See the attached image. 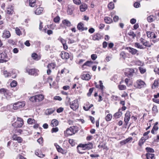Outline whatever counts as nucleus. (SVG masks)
I'll return each instance as SVG.
<instances>
[{"label": "nucleus", "mask_w": 159, "mask_h": 159, "mask_svg": "<svg viewBox=\"0 0 159 159\" xmlns=\"http://www.w3.org/2000/svg\"><path fill=\"white\" fill-rule=\"evenodd\" d=\"M93 143L91 142H89L87 143L80 144L78 145L77 148L79 153L82 154L83 152L79 151L80 149L82 150H89L92 149L93 148Z\"/></svg>", "instance_id": "f257e3e1"}, {"label": "nucleus", "mask_w": 159, "mask_h": 159, "mask_svg": "<svg viewBox=\"0 0 159 159\" xmlns=\"http://www.w3.org/2000/svg\"><path fill=\"white\" fill-rule=\"evenodd\" d=\"M66 99L67 100L68 102L69 103L70 108L73 110H75L78 108L79 105L78 99H76L73 101L70 102V98L67 96L66 97Z\"/></svg>", "instance_id": "f03ea898"}, {"label": "nucleus", "mask_w": 159, "mask_h": 159, "mask_svg": "<svg viewBox=\"0 0 159 159\" xmlns=\"http://www.w3.org/2000/svg\"><path fill=\"white\" fill-rule=\"evenodd\" d=\"M78 130V128L77 126H72L67 128L64 132V134H66L68 135H71L75 134Z\"/></svg>", "instance_id": "7ed1b4c3"}, {"label": "nucleus", "mask_w": 159, "mask_h": 159, "mask_svg": "<svg viewBox=\"0 0 159 159\" xmlns=\"http://www.w3.org/2000/svg\"><path fill=\"white\" fill-rule=\"evenodd\" d=\"M24 124L23 119L20 117H17L16 121L12 124V125L15 128H21Z\"/></svg>", "instance_id": "20e7f679"}, {"label": "nucleus", "mask_w": 159, "mask_h": 159, "mask_svg": "<svg viewBox=\"0 0 159 159\" xmlns=\"http://www.w3.org/2000/svg\"><path fill=\"white\" fill-rule=\"evenodd\" d=\"M146 84L144 82L141 80H137L134 84V87L136 88L141 89L144 87Z\"/></svg>", "instance_id": "39448f33"}, {"label": "nucleus", "mask_w": 159, "mask_h": 159, "mask_svg": "<svg viewBox=\"0 0 159 159\" xmlns=\"http://www.w3.org/2000/svg\"><path fill=\"white\" fill-rule=\"evenodd\" d=\"M9 59L7 54L5 52H2L0 54V63L6 62Z\"/></svg>", "instance_id": "423d86ee"}, {"label": "nucleus", "mask_w": 159, "mask_h": 159, "mask_svg": "<svg viewBox=\"0 0 159 159\" xmlns=\"http://www.w3.org/2000/svg\"><path fill=\"white\" fill-rule=\"evenodd\" d=\"M27 71L29 75L36 76L38 75L39 70L36 69H31L27 70Z\"/></svg>", "instance_id": "0eeeda50"}, {"label": "nucleus", "mask_w": 159, "mask_h": 159, "mask_svg": "<svg viewBox=\"0 0 159 159\" xmlns=\"http://www.w3.org/2000/svg\"><path fill=\"white\" fill-rule=\"evenodd\" d=\"M25 106V104H23L20 102H18L15 103L13 105V109L14 110H16L18 108H20Z\"/></svg>", "instance_id": "6e6552de"}, {"label": "nucleus", "mask_w": 159, "mask_h": 159, "mask_svg": "<svg viewBox=\"0 0 159 159\" xmlns=\"http://www.w3.org/2000/svg\"><path fill=\"white\" fill-rule=\"evenodd\" d=\"M61 58L63 59H68L69 58V54L68 53L62 51L60 54Z\"/></svg>", "instance_id": "1a4fd4ad"}, {"label": "nucleus", "mask_w": 159, "mask_h": 159, "mask_svg": "<svg viewBox=\"0 0 159 159\" xmlns=\"http://www.w3.org/2000/svg\"><path fill=\"white\" fill-rule=\"evenodd\" d=\"M77 28L79 30L81 31L84 30H86L88 29L87 27H84V24L81 22L78 23Z\"/></svg>", "instance_id": "9d476101"}, {"label": "nucleus", "mask_w": 159, "mask_h": 159, "mask_svg": "<svg viewBox=\"0 0 159 159\" xmlns=\"http://www.w3.org/2000/svg\"><path fill=\"white\" fill-rule=\"evenodd\" d=\"M12 139L14 140H16L18 141L19 143H21L22 141V139L20 137H18L17 135L14 134L12 136Z\"/></svg>", "instance_id": "9b49d317"}, {"label": "nucleus", "mask_w": 159, "mask_h": 159, "mask_svg": "<svg viewBox=\"0 0 159 159\" xmlns=\"http://www.w3.org/2000/svg\"><path fill=\"white\" fill-rule=\"evenodd\" d=\"M99 84H97V83L95 82V86L96 88L100 89L102 92H103L104 88V86L103 85V83H102V81L101 80H100L99 81Z\"/></svg>", "instance_id": "f8f14e48"}, {"label": "nucleus", "mask_w": 159, "mask_h": 159, "mask_svg": "<svg viewBox=\"0 0 159 159\" xmlns=\"http://www.w3.org/2000/svg\"><path fill=\"white\" fill-rule=\"evenodd\" d=\"M81 78L82 80H89L91 79V76L89 74L84 73L81 75Z\"/></svg>", "instance_id": "ddd939ff"}, {"label": "nucleus", "mask_w": 159, "mask_h": 159, "mask_svg": "<svg viewBox=\"0 0 159 159\" xmlns=\"http://www.w3.org/2000/svg\"><path fill=\"white\" fill-rule=\"evenodd\" d=\"M35 97L36 102L41 101L44 98V96L42 94L35 95Z\"/></svg>", "instance_id": "4468645a"}, {"label": "nucleus", "mask_w": 159, "mask_h": 159, "mask_svg": "<svg viewBox=\"0 0 159 159\" xmlns=\"http://www.w3.org/2000/svg\"><path fill=\"white\" fill-rule=\"evenodd\" d=\"M54 145L56 148L58 152H61L62 154L65 153H66L65 151L57 143H55Z\"/></svg>", "instance_id": "2eb2a0df"}, {"label": "nucleus", "mask_w": 159, "mask_h": 159, "mask_svg": "<svg viewBox=\"0 0 159 159\" xmlns=\"http://www.w3.org/2000/svg\"><path fill=\"white\" fill-rule=\"evenodd\" d=\"M102 36L99 33H96L93 36V39L94 40H99L101 39Z\"/></svg>", "instance_id": "dca6fc26"}, {"label": "nucleus", "mask_w": 159, "mask_h": 159, "mask_svg": "<svg viewBox=\"0 0 159 159\" xmlns=\"http://www.w3.org/2000/svg\"><path fill=\"white\" fill-rule=\"evenodd\" d=\"M11 36L10 32L8 31H5L3 32L2 37L3 38H8Z\"/></svg>", "instance_id": "f3484780"}, {"label": "nucleus", "mask_w": 159, "mask_h": 159, "mask_svg": "<svg viewBox=\"0 0 159 159\" xmlns=\"http://www.w3.org/2000/svg\"><path fill=\"white\" fill-rule=\"evenodd\" d=\"M146 33L148 38L152 39L155 38L156 37V35L153 32L147 31V32Z\"/></svg>", "instance_id": "a211bd4d"}, {"label": "nucleus", "mask_w": 159, "mask_h": 159, "mask_svg": "<svg viewBox=\"0 0 159 159\" xmlns=\"http://www.w3.org/2000/svg\"><path fill=\"white\" fill-rule=\"evenodd\" d=\"M124 121L125 124L127 125L129 121V112L127 111L125 115Z\"/></svg>", "instance_id": "6ab92c4d"}, {"label": "nucleus", "mask_w": 159, "mask_h": 159, "mask_svg": "<svg viewBox=\"0 0 159 159\" xmlns=\"http://www.w3.org/2000/svg\"><path fill=\"white\" fill-rule=\"evenodd\" d=\"M87 5L84 3L82 4L80 7V11L82 12L85 11L87 9Z\"/></svg>", "instance_id": "aec40b11"}, {"label": "nucleus", "mask_w": 159, "mask_h": 159, "mask_svg": "<svg viewBox=\"0 0 159 159\" xmlns=\"http://www.w3.org/2000/svg\"><path fill=\"white\" fill-rule=\"evenodd\" d=\"M137 71V70L136 69L130 68V76L136 75Z\"/></svg>", "instance_id": "412c9836"}, {"label": "nucleus", "mask_w": 159, "mask_h": 159, "mask_svg": "<svg viewBox=\"0 0 159 159\" xmlns=\"http://www.w3.org/2000/svg\"><path fill=\"white\" fill-rule=\"evenodd\" d=\"M105 22L107 24H110L112 22V19L109 17H105L104 18Z\"/></svg>", "instance_id": "4be33fe9"}, {"label": "nucleus", "mask_w": 159, "mask_h": 159, "mask_svg": "<svg viewBox=\"0 0 159 159\" xmlns=\"http://www.w3.org/2000/svg\"><path fill=\"white\" fill-rule=\"evenodd\" d=\"M43 10V8L42 7H38L36 9L35 11V14L37 15H39L41 13Z\"/></svg>", "instance_id": "5701e85b"}, {"label": "nucleus", "mask_w": 159, "mask_h": 159, "mask_svg": "<svg viewBox=\"0 0 159 159\" xmlns=\"http://www.w3.org/2000/svg\"><path fill=\"white\" fill-rule=\"evenodd\" d=\"M35 154L38 157L40 158H43L45 156L44 154H42L41 152L39 150H36L35 152Z\"/></svg>", "instance_id": "b1692460"}, {"label": "nucleus", "mask_w": 159, "mask_h": 159, "mask_svg": "<svg viewBox=\"0 0 159 159\" xmlns=\"http://www.w3.org/2000/svg\"><path fill=\"white\" fill-rule=\"evenodd\" d=\"M58 122L57 120L53 119L51 121V125L52 127L56 126L58 125Z\"/></svg>", "instance_id": "393cba45"}, {"label": "nucleus", "mask_w": 159, "mask_h": 159, "mask_svg": "<svg viewBox=\"0 0 159 159\" xmlns=\"http://www.w3.org/2000/svg\"><path fill=\"white\" fill-rule=\"evenodd\" d=\"M154 154L148 153L146 154V157L147 159H155Z\"/></svg>", "instance_id": "a878e982"}, {"label": "nucleus", "mask_w": 159, "mask_h": 159, "mask_svg": "<svg viewBox=\"0 0 159 159\" xmlns=\"http://www.w3.org/2000/svg\"><path fill=\"white\" fill-rule=\"evenodd\" d=\"M35 0H29V5L32 7H34L36 5Z\"/></svg>", "instance_id": "bb28decb"}, {"label": "nucleus", "mask_w": 159, "mask_h": 159, "mask_svg": "<svg viewBox=\"0 0 159 159\" xmlns=\"http://www.w3.org/2000/svg\"><path fill=\"white\" fill-rule=\"evenodd\" d=\"M5 91L6 92H5L4 95L7 98H8V97H10L12 95V94L9 90L6 89H5Z\"/></svg>", "instance_id": "cd10ccee"}, {"label": "nucleus", "mask_w": 159, "mask_h": 159, "mask_svg": "<svg viewBox=\"0 0 159 159\" xmlns=\"http://www.w3.org/2000/svg\"><path fill=\"white\" fill-rule=\"evenodd\" d=\"M63 24L69 27L71 26V24L70 22L66 20H64L62 21Z\"/></svg>", "instance_id": "c85d7f7f"}, {"label": "nucleus", "mask_w": 159, "mask_h": 159, "mask_svg": "<svg viewBox=\"0 0 159 159\" xmlns=\"http://www.w3.org/2000/svg\"><path fill=\"white\" fill-rule=\"evenodd\" d=\"M93 63V62L92 61H88L85 62L82 66V67L86 66H91Z\"/></svg>", "instance_id": "c756f323"}, {"label": "nucleus", "mask_w": 159, "mask_h": 159, "mask_svg": "<svg viewBox=\"0 0 159 159\" xmlns=\"http://www.w3.org/2000/svg\"><path fill=\"white\" fill-rule=\"evenodd\" d=\"M143 44L145 46L148 47H150L151 46L153 45L152 43H150L149 42L146 40L143 43Z\"/></svg>", "instance_id": "7c9ffc66"}, {"label": "nucleus", "mask_w": 159, "mask_h": 159, "mask_svg": "<svg viewBox=\"0 0 159 159\" xmlns=\"http://www.w3.org/2000/svg\"><path fill=\"white\" fill-rule=\"evenodd\" d=\"M155 17L152 15L150 16L147 18V20L148 22H151L155 20Z\"/></svg>", "instance_id": "2f4dec72"}, {"label": "nucleus", "mask_w": 159, "mask_h": 159, "mask_svg": "<svg viewBox=\"0 0 159 159\" xmlns=\"http://www.w3.org/2000/svg\"><path fill=\"white\" fill-rule=\"evenodd\" d=\"M107 7L109 10H112L114 8V4L112 2H111L108 4Z\"/></svg>", "instance_id": "473e14b6"}, {"label": "nucleus", "mask_w": 159, "mask_h": 159, "mask_svg": "<svg viewBox=\"0 0 159 159\" xmlns=\"http://www.w3.org/2000/svg\"><path fill=\"white\" fill-rule=\"evenodd\" d=\"M35 121L34 119L29 118L27 120V123L29 124L32 125L35 123Z\"/></svg>", "instance_id": "72a5a7b5"}, {"label": "nucleus", "mask_w": 159, "mask_h": 159, "mask_svg": "<svg viewBox=\"0 0 159 159\" xmlns=\"http://www.w3.org/2000/svg\"><path fill=\"white\" fill-rule=\"evenodd\" d=\"M120 109L119 110V111L115 114L114 115V116L116 118H118L120 117L122 115V113L120 111Z\"/></svg>", "instance_id": "f704fd0d"}, {"label": "nucleus", "mask_w": 159, "mask_h": 159, "mask_svg": "<svg viewBox=\"0 0 159 159\" xmlns=\"http://www.w3.org/2000/svg\"><path fill=\"white\" fill-rule=\"evenodd\" d=\"M134 46L139 48L140 49H143L145 48L143 47V45H141L139 43H136L134 44Z\"/></svg>", "instance_id": "c9c22d12"}, {"label": "nucleus", "mask_w": 159, "mask_h": 159, "mask_svg": "<svg viewBox=\"0 0 159 159\" xmlns=\"http://www.w3.org/2000/svg\"><path fill=\"white\" fill-rule=\"evenodd\" d=\"M146 139L144 137H142L139 141V144L141 146L145 141Z\"/></svg>", "instance_id": "e433bc0d"}, {"label": "nucleus", "mask_w": 159, "mask_h": 159, "mask_svg": "<svg viewBox=\"0 0 159 159\" xmlns=\"http://www.w3.org/2000/svg\"><path fill=\"white\" fill-rule=\"evenodd\" d=\"M138 51L136 49L130 47V52L133 55L136 53Z\"/></svg>", "instance_id": "4c0bfd02"}, {"label": "nucleus", "mask_w": 159, "mask_h": 159, "mask_svg": "<svg viewBox=\"0 0 159 159\" xmlns=\"http://www.w3.org/2000/svg\"><path fill=\"white\" fill-rule=\"evenodd\" d=\"M112 118V115L110 114H109L107 115V116L105 117V120L107 121H110Z\"/></svg>", "instance_id": "58836bf2"}, {"label": "nucleus", "mask_w": 159, "mask_h": 159, "mask_svg": "<svg viewBox=\"0 0 159 159\" xmlns=\"http://www.w3.org/2000/svg\"><path fill=\"white\" fill-rule=\"evenodd\" d=\"M55 66L54 63H50L48 64L47 66V68L48 69H53L55 68Z\"/></svg>", "instance_id": "ea45409f"}, {"label": "nucleus", "mask_w": 159, "mask_h": 159, "mask_svg": "<svg viewBox=\"0 0 159 159\" xmlns=\"http://www.w3.org/2000/svg\"><path fill=\"white\" fill-rule=\"evenodd\" d=\"M54 111V110L52 109H48L46 111V114L47 115H50L52 114Z\"/></svg>", "instance_id": "a19ab883"}, {"label": "nucleus", "mask_w": 159, "mask_h": 159, "mask_svg": "<svg viewBox=\"0 0 159 159\" xmlns=\"http://www.w3.org/2000/svg\"><path fill=\"white\" fill-rule=\"evenodd\" d=\"M118 88L120 90H124L126 89V86L124 85H119Z\"/></svg>", "instance_id": "79ce46f5"}, {"label": "nucleus", "mask_w": 159, "mask_h": 159, "mask_svg": "<svg viewBox=\"0 0 159 159\" xmlns=\"http://www.w3.org/2000/svg\"><path fill=\"white\" fill-rule=\"evenodd\" d=\"M35 95L34 96L31 97L29 98L30 100L33 102H36Z\"/></svg>", "instance_id": "37998d69"}, {"label": "nucleus", "mask_w": 159, "mask_h": 159, "mask_svg": "<svg viewBox=\"0 0 159 159\" xmlns=\"http://www.w3.org/2000/svg\"><path fill=\"white\" fill-rule=\"evenodd\" d=\"M32 57L33 59L35 60H39L38 58V56L36 53H33L32 55Z\"/></svg>", "instance_id": "c03bdc74"}, {"label": "nucleus", "mask_w": 159, "mask_h": 159, "mask_svg": "<svg viewBox=\"0 0 159 159\" xmlns=\"http://www.w3.org/2000/svg\"><path fill=\"white\" fill-rule=\"evenodd\" d=\"M17 84V82L15 80L13 81L11 83V87H16Z\"/></svg>", "instance_id": "a18cd8bd"}, {"label": "nucleus", "mask_w": 159, "mask_h": 159, "mask_svg": "<svg viewBox=\"0 0 159 159\" xmlns=\"http://www.w3.org/2000/svg\"><path fill=\"white\" fill-rule=\"evenodd\" d=\"M146 151L148 152H154V150L152 148H149V147H147L146 148Z\"/></svg>", "instance_id": "49530a36"}, {"label": "nucleus", "mask_w": 159, "mask_h": 159, "mask_svg": "<svg viewBox=\"0 0 159 159\" xmlns=\"http://www.w3.org/2000/svg\"><path fill=\"white\" fill-rule=\"evenodd\" d=\"M16 34L18 35H20L21 34L20 30L17 27L16 28Z\"/></svg>", "instance_id": "de8ad7c7"}, {"label": "nucleus", "mask_w": 159, "mask_h": 159, "mask_svg": "<svg viewBox=\"0 0 159 159\" xmlns=\"http://www.w3.org/2000/svg\"><path fill=\"white\" fill-rule=\"evenodd\" d=\"M94 88H90L89 90V92L88 93H87V95L88 96H91L92 93L93 92V90Z\"/></svg>", "instance_id": "09e8293b"}, {"label": "nucleus", "mask_w": 159, "mask_h": 159, "mask_svg": "<svg viewBox=\"0 0 159 159\" xmlns=\"http://www.w3.org/2000/svg\"><path fill=\"white\" fill-rule=\"evenodd\" d=\"M73 1L74 3L77 5H79L81 3L80 0H73Z\"/></svg>", "instance_id": "8fccbe9b"}, {"label": "nucleus", "mask_w": 159, "mask_h": 159, "mask_svg": "<svg viewBox=\"0 0 159 159\" xmlns=\"http://www.w3.org/2000/svg\"><path fill=\"white\" fill-rule=\"evenodd\" d=\"M53 99L54 100L59 101H61L62 99V98L59 96H55L54 97Z\"/></svg>", "instance_id": "3c124183"}, {"label": "nucleus", "mask_w": 159, "mask_h": 159, "mask_svg": "<svg viewBox=\"0 0 159 159\" xmlns=\"http://www.w3.org/2000/svg\"><path fill=\"white\" fill-rule=\"evenodd\" d=\"M58 131V129L57 127L52 128L51 130V132L53 133L54 132H56Z\"/></svg>", "instance_id": "603ef678"}, {"label": "nucleus", "mask_w": 159, "mask_h": 159, "mask_svg": "<svg viewBox=\"0 0 159 159\" xmlns=\"http://www.w3.org/2000/svg\"><path fill=\"white\" fill-rule=\"evenodd\" d=\"M140 6L139 2H136L134 3V6L136 8H138Z\"/></svg>", "instance_id": "864d4df0"}, {"label": "nucleus", "mask_w": 159, "mask_h": 159, "mask_svg": "<svg viewBox=\"0 0 159 159\" xmlns=\"http://www.w3.org/2000/svg\"><path fill=\"white\" fill-rule=\"evenodd\" d=\"M69 142L72 146H73L75 145L74 141L73 139H70L69 140Z\"/></svg>", "instance_id": "5fc2aeb1"}, {"label": "nucleus", "mask_w": 159, "mask_h": 159, "mask_svg": "<svg viewBox=\"0 0 159 159\" xmlns=\"http://www.w3.org/2000/svg\"><path fill=\"white\" fill-rule=\"evenodd\" d=\"M139 69L141 73L143 74L146 71V70L143 68L140 67H139Z\"/></svg>", "instance_id": "6e6d98bb"}, {"label": "nucleus", "mask_w": 159, "mask_h": 159, "mask_svg": "<svg viewBox=\"0 0 159 159\" xmlns=\"http://www.w3.org/2000/svg\"><path fill=\"white\" fill-rule=\"evenodd\" d=\"M133 140V143L134 141L137 140V138L135 136H133V137H130V142H131L132 140Z\"/></svg>", "instance_id": "4d7b16f0"}, {"label": "nucleus", "mask_w": 159, "mask_h": 159, "mask_svg": "<svg viewBox=\"0 0 159 159\" xmlns=\"http://www.w3.org/2000/svg\"><path fill=\"white\" fill-rule=\"evenodd\" d=\"M152 110L155 112H157L158 110L157 107L156 106H154L152 108Z\"/></svg>", "instance_id": "13d9d810"}, {"label": "nucleus", "mask_w": 159, "mask_h": 159, "mask_svg": "<svg viewBox=\"0 0 159 159\" xmlns=\"http://www.w3.org/2000/svg\"><path fill=\"white\" fill-rule=\"evenodd\" d=\"M97 55L95 54H92L91 56V58L93 60H95L97 58Z\"/></svg>", "instance_id": "bf43d9fd"}, {"label": "nucleus", "mask_w": 159, "mask_h": 159, "mask_svg": "<svg viewBox=\"0 0 159 159\" xmlns=\"http://www.w3.org/2000/svg\"><path fill=\"white\" fill-rule=\"evenodd\" d=\"M37 142L40 144H41L43 143V138L40 137L39 139L37 140Z\"/></svg>", "instance_id": "052dcab7"}, {"label": "nucleus", "mask_w": 159, "mask_h": 159, "mask_svg": "<svg viewBox=\"0 0 159 159\" xmlns=\"http://www.w3.org/2000/svg\"><path fill=\"white\" fill-rule=\"evenodd\" d=\"M111 98L112 100H113L115 101L117 100H118L119 99V98L117 96L112 95L111 96Z\"/></svg>", "instance_id": "680f3d73"}, {"label": "nucleus", "mask_w": 159, "mask_h": 159, "mask_svg": "<svg viewBox=\"0 0 159 159\" xmlns=\"http://www.w3.org/2000/svg\"><path fill=\"white\" fill-rule=\"evenodd\" d=\"M130 36H131L132 39H134L136 36V34L132 32H130Z\"/></svg>", "instance_id": "e2e57ef3"}, {"label": "nucleus", "mask_w": 159, "mask_h": 159, "mask_svg": "<svg viewBox=\"0 0 159 159\" xmlns=\"http://www.w3.org/2000/svg\"><path fill=\"white\" fill-rule=\"evenodd\" d=\"M7 13L8 14H11L12 13L13 11L11 8H8L7 10Z\"/></svg>", "instance_id": "0e129e2a"}, {"label": "nucleus", "mask_w": 159, "mask_h": 159, "mask_svg": "<svg viewBox=\"0 0 159 159\" xmlns=\"http://www.w3.org/2000/svg\"><path fill=\"white\" fill-rule=\"evenodd\" d=\"M60 20V17L58 16H57L54 19V21L55 22L57 23Z\"/></svg>", "instance_id": "69168bd1"}, {"label": "nucleus", "mask_w": 159, "mask_h": 159, "mask_svg": "<svg viewBox=\"0 0 159 159\" xmlns=\"http://www.w3.org/2000/svg\"><path fill=\"white\" fill-rule=\"evenodd\" d=\"M130 22L131 24H134L135 23L136 21V19L134 18L130 20Z\"/></svg>", "instance_id": "338daca9"}, {"label": "nucleus", "mask_w": 159, "mask_h": 159, "mask_svg": "<svg viewBox=\"0 0 159 159\" xmlns=\"http://www.w3.org/2000/svg\"><path fill=\"white\" fill-rule=\"evenodd\" d=\"M113 20L115 22H116L118 21L119 20V17L117 16H115L113 17Z\"/></svg>", "instance_id": "774afa93"}]
</instances>
